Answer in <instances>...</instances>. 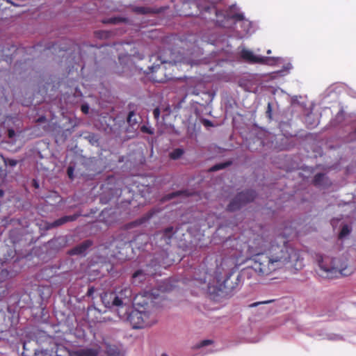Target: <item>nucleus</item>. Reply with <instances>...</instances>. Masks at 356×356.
Returning a JSON list of instances; mask_svg holds the SVG:
<instances>
[{
  "label": "nucleus",
  "instance_id": "obj_1",
  "mask_svg": "<svg viewBox=\"0 0 356 356\" xmlns=\"http://www.w3.org/2000/svg\"><path fill=\"white\" fill-rule=\"evenodd\" d=\"M254 244L257 249L264 248L266 252L280 268L291 261L299 259V252L289 245L284 236H278L273 241L268 236H258L254 238Z\"/></svg>",
  "mask_w": 356,
  "mask_h": 356
},
{
  "label": "nucleus",
  "instance_id": "obj_2",
  "mask_svg": "<svg viewBox=\"0 0 356 356\" xmlns=\"http://www.w3.org/2000/svg\"><path fill=\"white\" fill-rule=\"evenodd\" d=\"M242 256V252L232 250L227 256L222 259L220 265L217 266L216 274H222L225 268L228 270L225 277H219L218 275L216 277L217 293L228 296L238 286L241 275L234 268L241 262Z\"/></svg>",
  "mask_w": 356,
  "mask_h": 356
},
{
  "label": "nucleus",
  "instance_id": "obj_3",
  "mask_svg": "<svg viewBox=\"0 0 356 356\" xmlns=\"http://www.w3.org/2000/svg\"><path fill=\"white\" fill-rule=\"evenodd\" d=\"M318 275L327 279L338 277L339 275L348 276L353 273V269L339 259L330 260L321 257L318 260Z\"/></svg>",
  "mask_w": 356,
  "mask_h": 356
},
{
  "label": "nucleus",
  "instance_id": "obj_4",
  "mask_svg": "<svg viewBox=\"0 0 356 356\" xmlns=\"http://www.w3.org/2000/svg\"><path fill=\"white\" fill-rule=\"evenodd\" d=\"M161 64L157 65H152L149 67L151 73L150 79L154 82L163 83L168 80L174 78L172 73L168 70L176 67L177 63H187L192 64L190 60H187L186 58H181L179 60L172 59L166 60L161 59L160 57Z\"/></svg>",
  "mask_w": 356,
  "mask_h": 356
},
{
  "label": "nucleus",
  "instance_id": "obj_5",
  "mask_svg": "<svg viewBox=\"0 0 356 356\" xmlns=\"http://www.w3.org/2000/svg\"><path fill=\"white\" fill-rule=\"evenodd\" d=\"M251 261H252L251 269L260 276H268L280 269L275 261L270 259L265 250L253 254Z\"/></svg>",
  "mask_w": 356,
  "mask_h": 356
},
{
  "label": "nucleus",
  "instance_id": "obj_6",
  "mask_svg": "<svg viewBox=\"0 0 356 356\" xmlns=\"http://www.w3.org/2000/svg\"><path fill=\"white\" fill-rule=\"evenodd\" d=\"M128 321L134 329H142L154 325L156 317L150 310L134 309L129 314Z\"/></svg>",
  "mask_w": 356,
  "mask_h": 356
},
{
  "label": "nucleus",
  "instance_id": "obj_7",
  "mask_svg": "<svg viewBox=\"0 0 356 356\" xmlns=\"http://www.w3.org/2000/svg\"><path fill=\"white\" fill-rule=\"evenodd\" d=\"M122 181L117 179L115 177L108 176L104 183L101 186L106 197L111 199L115 197H119L122 193Z\"/></svg>",
  "mask_w": 356,
  "mask_h": 356
},
{
  "label": "nucleus",
  "instance_id": "obj_8",
  "mask_svg": "<svg viewBox=\"0 0 356 356\" xmlns=\"http://www.w3.org/2000/svg\"><path fill=\"white\" fill-rule=\"evenodd\" d=\"M256 197V193L253 190H247L242 191L236 195V196L227 205V210L229 211H236L240 209L247 203L252 202Z\"/></svg>",
  "mask_w": 356,
  "mask_h": 356
},
{
  "label": "nucleus",
  "instance_id": "obj_9",
  "mask_svg": "<svg viewBox=\"0 0 356 356\" xmlns=\"http://www.w3.org/2000/svg\"><path fill=\"white\" fill-rule=\"evenodd\" d=\"M156 297L150 292L145 291L137 294L134 299L135 309H140L144 310H150L153 312L154 307V301Z\"/></svg>",
  "mask_w": 356,
  "mask_h": 356
},
{
  "label": "nucleus",
  "instance_id": "obj_10",
  "mask_svg": "<svg viewBox=\"0 0 356 356\" xmlns=\"http://www.w3.org/2000/svg\"><path fill=\"white\" fill-rule=\"evenodd\" d=\"M101 299L103 304L107 308H112L114 307H120V301L116 296V293L114 292H105L101 296Z\"/></svg>",
  "mask_w": 356,
  "mask_h": 356
},
{
  "label": "nucleus",
  "instance_id": "obj_11",
  "mask_svg": "<svg viewBox=\"0 0 356 356\" xmlns=\"http://www.w3.org/2000/svg\"><path fill=\"white\" fill-rule=\"evenodd\" d=\"M175 233H165L160 232L155 233L153 236V240L161 248H164L170 245L171 239Z\"/></svg>",
  "mask_w": 356,
  "mask_h": 356
},
{
  "label": "nucleus",
  "instance_id": "obj_12",
  "mask_svg": "<svg viewBox=\"0 0 356 356\" xmlns=\"http://www.w3.org/2000/svg\"><path fill=\"white\" fill-rule=\"evenodd\" d=\"M241 56L243 59L251 63H264L266 60H270L268 58L257 56L251 51L247 49L241 51Z\"/></svg>",
  "mask_w": 356,
  "mask_h": 356
},
{
  "label": "nucleus",
  "instance_id": "obj_13",
  "mask_svg": "<svg viewBox=\"0 0 356 356\" xmlns=\"http://www.w3.org/2000/svg\"><path fill=\"white\" fill-rule=\"evenodd\" d=\"M81 216V213H75L74 215L71 216H63L56 220H54L52 222L47 223V229H51L54 227H59L62 225H64L68 222H72L76 220L79 216Z\"/></svg>",
  "mask_w": 356,
  "mask_h": 356
},
{
  "label": "nucleus",
  "instance_id": "obj_14",
  "mask_svg": "<svg viewBox=\"0 0 356 356\" xmlns=\"http://www.w3.org/2000/svg\"><path fill=\"white\" fill-rule=\"evenodd\" d=\"M114 293H116V296L120 301V307H122L124 305H126L124 300H129L131 297L132 291L129 286H124L116 289Z\"/></svg>",
  "mask_w": 356,
  "mask_h": 356
},
{
  "label": "nucleus",
  "instance_id": "obj_15",
  "mask_svg": "<svg viewBox=\"0 0 356 356\" xmlns=\"http://www.w3.org/2000/svg\"><path fill=\"white\" fill-rule=\"evenodd\" d=\"M92 242L90 240H86L81 243L76 245L68 251L70 255H81L85 254L87 250L91 247Z\"/></svg>",
  "mask_w": 356,
  "mask_h": 356
},
{
  "label": "nucleus",
  "instance_id": "obj_16",
  "mask_svg": "<svg viewBox=\"0 0 356 356\" xmlns=\"http://www.w3.org/2000/svg\"><path fill=\"white\" fill-rule=\"evenodd\" d=\"M188 90L192 95H198L201 91V88L203 87L204 83L202 81L196 79H191L188 81Z\"/></svg>",
  "mask_w": 356,
  "mask_h": 356
},
{
  "label": "nucleus",
  "instance_id": "obj_17",
  "mask_svg": "<svg viewBox=\"0 0 356 356\" xmlns=\"http://www.w3.org/2000/svg\"><path fill=\"white\" fill-rule=\"evenodd\" d=\"M159 209H152L149 210L147 213L144 214L141 218L136 220L134 222H132V224L134 226L142 225L146 222H147L149 220H150L156 213L159 212Z\"/></svg>",
  "mask_w": 356,
  "mask_h": 356
},
{
  "label": "nucleus",
  "instance_id": "obj_18",
  "mask_svg": "<svg viewBox=\"0 0 356 356\" xmlns=\"http://www.w3.org/2000/svg\"><path fill=\"white\" fill-rule=\"evenodd\" d=\"M31 343V341H24L23 343L24 350L22 353V356H35L36 355V348H33L31 350L30 348Z\"/></svg>",
  "mask_w": 356,
  "mask_h": 356
},
{
  "label": "nucleus",
  "instance_id": "obj_19",
  "mask_svg": "<svg viewBox=\"0 0 356 356\" xmlns=\"http://www.w3.org/2000/svg\"><path fill=\"white\" fill-rule=\"evenodd\" d=\"M65 352H66L69 356H95V353L92 349L79 350L78 351L74 352L72 354H70L67 350H65Z\"/></svg>",
  "mask_w": 356,
  "mask_h": 356
},
{
  "label": "nucleus",
  "instance_id": "obj_20",
  "mask_svg": "<svg viewBox=\"0 0 356 356\" xmlns=\"http://www.w3.org/2000/svg\"><path fill=\"white\" fill-rule=\"evenodd\" d=\"M325 179L326 177L325 174L321 172L317 173L313 179V184L316 186H321L324 185Z\"/></svg>",
  "mask_w": 356,
  "mask_h": 356
},
{
  "label": "nucleus",
  "instance_id": "obj_21",
  "mask_svg": "<svg viewBox=\"0 0 356 356\" xmlns=\"http://www.w3.org/2000/svg\"><path fill=\"white\" fill-rule=\"evenodd\" d=\"M4 156L0 155V185L5 182L7 177V171L3 168V166Z\"/></svg>",
  "mask_w": 356,
  "mask_h": 356
},
{
  "label": "nucleus",
  "instance_id": "obj_22",
  "mask_svg": "<svg viewBox=\"0 0 356 356\" xmlns=\"http://www.w3.org/2000/svg\"><path fill=\"white\" fill-rule=\"evenodd\" d=\"M147 273H145L143 270H138L133 274V278L136 279L138 277H145V275H154L156 273V268H154L153 270H148L147 269Z\"/></svg>",
  "mask_w": 356,
  "mask_h": 356
},
{
  "label": "nucleus",
  "instance_id": "obj_23",
  "mask_svg": "<svg viewBox=\"0 0 356 356\" xmlns=\"http://www.w3.org/2000/svg\"><path fill=\"white\" fill-rule=\"evenodd\" d=\"M180 195H184V196L188 197V196L192 195V193H190L186 190L178 191L168 194L165 197V199L171 200L175 197L180 196Z\"/></svg>",
  "mask_w": 356,
  "mask_h": 356
},
{
  "label": "nucleus",
  "instance_id": "obj_24",
  "mask_svg": "<svg viewBox=\"0 0 356 356\" xmlns=\"http://www.w3.org/2000/svg\"><path fill=\"white\" fill-rule=\"evenodd\" d=\"M120 63L121 65H123V70L122 72H118L119 73H123L125 72L126 65L128 64L129 61L131 60V56L124 54V55H120L118 57Z\"/></svg>",
  "mask_w": 356,
  "mask_h": 356
},
{
  "label": "nucleus",
  "instance_id": "obj_25",
  "mask_svg": "<svg viewBox=\"0 0 356 356\" xmlns=\"http://www.w3.org/2000/svg\"><path fill=\"white\" fill-rule=\"evenodd\" d=\"M127 121L130 126H134L138 124V120L136 118L134 111H130L128 114Z\"/></svg>",
  "mask_w": 356,
  "mask_h": 356
},
{
  "label": "nucleus",
  "instance_id": "obj_26",
  "mask_svg": "<svg viewBox=\"0 0 356 356\" xmlns=\"http://www.w3.org/2000/svg\"><path fill=\"white\" fill-rule=\"evenodd\" d=\"M108 356H120V352L115 346H109L106 348Z\"/></svg>",
  "mask_w": 356,
  "mask_h": 356
},
{
  "label": "nucleus",
  "instance_id": "obj_27",
  "mask_svg": "<svg viewBox=\"0 0 356 356\" xmlns=\"http://www.w3.org/2000/svg\"><path fill=\"white\" fill-rule=\"evenodd\" d=\"M350 232V229L349 228V227L347 225H344L339 232V238L341 239L346 236L347 235H348Z\"/></svg>",
  "mask_w": 356,
  "mask_h": 356
},
{
  "label": "nucleus",
  "instance_id": "obj_28",
  "mask_svg": "<svg viewBox=\"0 0 356 356\" xmlns=\"http://www.w3.org/2000/svg\"><path fill=\"white\" fill-rule=\"evenodd\" d=\"M184 151L181 149L177 148L170 153V156L172 159H177L183 154Z\"/></svg>",
  "mask_w": 356,
  "mask_h": 356
},
{
  "label": "nucleus",
  "instance_id": "obj_29",
  "mask_svg": "<svg viewBox=\"0 0 356 356\" xmlns=\"http://www.w3.org/2000/svg\"><path fill=\"white\" fill-rule=\"evenodd\" d=\"M134 10L137 13H139V14H147V13H152V10L151 8H147V7H143V6L136 7Z\"/></svg>",
  "mask_w": 356,
  "mask_h": 356
},
{
  "label": "nucleus",
  "instance_id": "obj_30",
  "mask_svg": "<svg viewBox=\"0 0 356 356\" xmlns=\"http://www.w3.org/2000/svg\"><path fill=\"white\" fill-rule=\"evenodd\" d=\"M17 164V161H16L15 159H9V158L4 157V161H3V165L4 166L14 167Z\"/></svg>",
  "mask_w": 356,
  "mask_h": 356
},
{
  "label": "nucleus",
  "instance_id": "obj_31",
  "mask_svg": "<svg viewBox=\"0 0 356 356\" xmlns=\"http://www.w3.org/2000/svg\"><path fill=\"white\" fill-rule=\"evenodd\" d=\"M213 343V341L212 340L205 339V340H203V341H200L199 343L196 344L195 346V348H202L204 346L211 345Z\"/></svg>",
  "mask_w": 356,
  "mask_h": 356
},
{
  "label": "nucleus",
  "instance_id": "obj_32",
  "mask_svg": "<svg viewBox=\"0 0 356 356\" xmlns=\"http://www.w3.org/2000/svg\"><path fill=\"white\" fill-rule=\"evenodd\" d=\"M228 165H229V163H218V164H216V165H213V167H211L210 170L211 171H217V170H219L225 168Z\"/></svg>",
  "mask_w": 356,
  "mask_h": 356
},
{
  "label": "nucleus",
  "instance_id": "obj_33",
  "mask_svg": "<svg viewBox=\"0 0 356 356\" xmlns=\"http://www.w3.org/2000/svg\"><path fill=\"white\" fill-rule=\"evenodd\" d=\"M159 258L156 257L155 261H152V263L147 266V268H149V267L152 268L153 267H156V266H161L165 264V262H161L160 261L157 262Z\"/></svg>",
  "mask_w": 356,
  "mask_h": 356
},
{
  "label": "nucleus",
  "instance_id": "obj_34",
  "mask_svg": "<svg viewBox=\"0 0 356 356\" xmlns=\"http://www.w3.org/2000/svg\"><path fill=\"white\" fill-rule=\"evenodd\" d=\"M140 131L143 133L148 134H150V135L154 134L153 129L152 128H150V127H148L146 125L141 126Z\"/></svg>",
  "mask_w": 356,
  "mask_h": 356
},
{
  "label": "nucleus",
  "instance_id": "obj_35",
  "mask_svg": "<svg viewBox=\"0 0 356 356\" xmlns=\"http://www.w3.org/2000/svg\"><path fill=\"white\" fill-rule=\"evenodd\" d=\"M231 19L236 21H243L244 19V15L243 13H235L231 16Z\"/></svg>",
  "mask_w": 356,
  "mask_h": 356
},
{
  "label": "nucleus",
  "instance_id": "obj_36",
  "mask_svg": "<svg viewBox=\"0 0 356 356\" xmlns=\"http://www.w3.org/2000/svg\"><path fill=\"white\" fill-rule=\"evenodd\" d=\"M125 19L120 17H111L108 19L107 22L111 24H118L124 22Z\"/></svg>",
  "mask_w": 356,
  "mask_h": 356
},
{
  "label": "nucleus",
  "instance_id": "obj_37",
  "mask_svg": "<svg viewBox=\"0 0 356 356\" xmlns=\"http://www.w3.org/2000/svg\"><path fill=\"white\" fill-rule=\"evenodd\" d=\"M273 300H266V301H262V302H254L252 304H251L250 305V307H257L261 304H268V303H270L272 302Z\"/></svg>",
  "mask_w": 356,
  "mask_h": 356
},
{
  "label": "nucleus",
  "instance_id": "obj_38",
  "mask_svg": "<svg viewBox=\"0 0 356 356\" xmlns=\"http://www.w3.org/2000/svg\"><path fill=\"white\" fill-rule=\"evenodd\" d=\"M67 173L69 178L72 179L74 177V168L72 166L68 167L67 170Z\"/></svg>",
  "mask_w": 356,
  "mask_h": 356
},
{
  "label": "nucleus",
  "instance_id": "obj_39",
  "mask_svg": "<svg viewBox=\"0 0 356 356\" xmlns=\"http://www.w3.org/2000/svg\"><path fill=\"white\" fill-rule=\"evenodd\" d=\"M153 115L155 119L158 120L160 116V109L159 108H156L153 111Z\"/></svg>",
  "mask_w": 356,
  "mask_h": 356
},
{
  "label": "nucleus",
  "instance_id": "obj_40",
  "mask_svg": "<svg viewBox=\"0 0 356 356\" xmlns=\"http://www.w3.org/2000/svg\"><path fill=\"white\" fill-rule=\"evenodd\" d=\"M8 136L10 138H13L15 136V132L13 129L8 130Z\"/></svg>",
  "mask_w": 356,
  "mask_h": 356
},
{
  "label": "nucleus",
  "instance_id": "obj_41",
  "mask_svg": "<svg viewBox=\"0 0 356 356\" xmlns=\"http://www.w3.org/2000/svg\"><path fill=\"white\" fill-rule=\"evenodd\" d=\"M163 232L165 233H175L174 228L172 226H170L167 228H165Z\"/></svg>",
  "mask_w": 356,
  "mask_h": 356
},
{
  "label": "nucleus",
  "instance_id": "obj_42",
  "mask_svg": "<svg viewBox=\"0 0 356 356\" xmlns=\"http://www.w3.org/2000/svg\"><path fill=\"white\" fill-rule=\"evenodd\" d=\"M88 110H89V108L87 105H82L81 106V111L83 113H88Z\"/></svg>",
  "mask_w": 356,
  "mask_h": 356
},
{
  "label": "nucleus",
  "instance_id": "obj_43",
  "mask_svg": "<svg viewBox=\"0 0 356 356\" xmlns=\"http://www.w3.org/2000/svg\"><path fill=\"white\" fill-rule=\"evenodd\" d=\"M266 113H267L268 116L270 118H271V105H270V103L268 104V108H267Z\"/></svg>",
  "mask_w": 356,
  "mask_h": 356
},
{
  "label": "nucleus",
  "instance_id": "obj_44",
  "mask_svg": "<svg viewBox=\"0 0 356 356\" xmlns=\"http://www.w3.org/2000/svg\"><path fill=\"white\" fill-rule=\"evenodd\" d=\"M94 287H90L88 290V292H87V296H91L92 295V293H94Z\"/></svg>",
  "mask_w": 356,
  "mask_h": 356
},
{
  "label": "nucleus",
  "instance_id": "obj_45",
  "mask_svg": "<svg viewBox=\"0 0 356 356\" xmlns=\"http://www.w3.org/2000/svg\"><path fill=\"white\" fill-rule=\"evenodd\" d=\"M350 136L351 138H353V139H355L356 140V128L355 129V130L350 134Z\"/></svg>",
  "mask_w": 356,
  "mask_h": 356
},
{
  "label": "nucleus",
  "instance_id": "obj_46",
  "mask_svg": "<svg viewBox=\"0 0 356 356\" xmlns=\"http://www.w3.org/2000/svg\"><path fill=\"white\" fill-rule=\"evenodd\" d=\"M33 186L35 188H39V184L37 182L36 180L33 179Z\"/></svg>",
  "mask_w": 356,
  "mask_h": 356
},
{
  "label": "nucleus",
  "instance_id": "obj_47",
  "mask_svg": "<svg viewBox=\"0 0 356 356\" xmlns=\"http://www.w3.org/2000/svg\"><path fill=\"white\" fill-rule=\"evenodd\" d=\"M46 119H45V117H40L39 118L38 120H37V122H43Z\"/></svg>",
  "mask_w": 356,
  "mask_h": 356
},
{
  "label": "nucleus",
  "instance_id": "obj_48",
  "mask_svg": "<svg viewBox=\"0 0 356 356\" xmlns=\"http://www.w3.org/2000/svg\"><path fill=\"white\" fill-rule=\"evenodd\" d=\"M251 269H245L243 271V275H245V274H248L249 273V271Z\"/></svg>",
  "mask_w": 356,
  "mask_h": 356
},
{
  "label": "nucleus",
  "instance_id": "obj_49",
  "mask_svg": "<svg viewBox=\"0 0 356 356\" xmlns=\"http://www.w3.org/2000/svg\"><path fill=\"white\" fill-rule=\"evenodd\" d=\"M205 125H211V122L209 120H205L204 123Z\"/></svg>",
  "mask_w": 356,
  "mask_h": 356
},
{
  "label": "nucleus",
  "instance_id": "obj_50",
  "mask_svg": "<svg viewBox=\"0 0 356 356\" xmlns=\"http://www.w3.org/2000/svg\"><path fill=\"white\" fill-rule=\"evenodd\" d=\"M4 195V191L2 189H0V197H3Z\"/></svg>",
  "mask_w": 356,
  "mask_h": 356
},
{
  "label": "nucleus",
  "instance_id": "obj_51",
  "mask_svg": "<svg viewBox=\"0 0 356 356\" xmlns=\"http://www.w3.org/2000/svg\"><path fill=\"white\" fill-rule=\"evenodd\" d=\"M106 213V211L104 210V211H102V215L104 216Z\"/></svg>",
  "mask_w": 356,
  "mask_h": 356
},
{
  "label": "nucleus",
  "instance_id": "obj_52",
  "mask_svg": "<svg viewBox=\"0 0 356 356\" xmlns=\"http://www.w3.org/2000/svg\"><path fill=\"white\" fill-rule=\"evenodd\" d=\"M56 355L57 356H61L60 355L58 354V351H56Z\"/></svg>",
  "mask_w": 356,
  "mask_h": 356
},
{
  "label": "nucleus",
  "instance_id": "obj_53",
  "mask_svg": "<svg viewBox=\"0 0 356 356\" xmlns=\"http://www.w3.org/2000/svg\"><path fill=\"white\" fill-rule=\"evenodd\" d=\"M161 356H168V355L164 353V354H162Z\"/></svg>",
  "mask_w": 356,
  "mask_h": 356
}]
</instances>
